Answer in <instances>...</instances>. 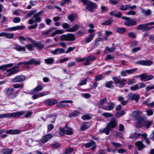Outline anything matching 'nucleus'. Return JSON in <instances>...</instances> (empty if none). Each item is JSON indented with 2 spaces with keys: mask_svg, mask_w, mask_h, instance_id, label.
Wrapping results in <instances>:
<instances>
[{
  "mask_svg": "<svg viewBox=\"0 0 154 154\" xmlns=\"http://www.w3.org/2000/svg\"><path fill=\"white\" fill-rule=\"evenodd\" d=\"M129 37L131 38H136V34L134 32H129L128 34Z\"/></svg>",
  "mask_w": 154,
  "mask_h": 154,
  "instance_id": "obj_47",
  "label": "nucleus"
},
{
  "mask_svg": "<svg viewBox=\"0 0 154 154\" xmlns=\"http://www.w3.org/2000/svg\"><path fill=\"white\" fill-rule=\"evenodd\" d=\"M135 145L138 147L137 150L140 151L146 147L143 142L141 141H137L135 143Z\"/></svg>",
  "mask_w": 154,
  "mask_h": 154,
  "instance_id": "obj_16",
  "label": "nucleus"
},
{
  "mask_svg": "<svg viewBox=\"0 0 154 154\" xmlns=\"http://www.w3.org/2000/svg\"><path fill=\"white\" fill-rule=\"evenodd\" d=\"M25 77L22 75H20L16 76L11 81V82L14 83L20 82L23 81L25 79Z\"/></svg>",
  "mask_w": 154,
  "mask_h": 154,
  "instance_id": "obj_11",
  "label": "nucleus"
},
{
  "mask_svg": "<svg viewBox=\"0 0 154 154\" xmlns=\"http://www.w3.org/2000/svg\"><path fill=\"white\" fill-rule=\"evenodd\" d=\"M66 124H67V126L66 127V134L67 135H71L72 134L73 132L72 131V128L68 127L67 123Z\"/></svg>",
  "mask_w": 154,
  "mask_h": 154,
  "instance_id": "obj_28",
  "label": "nucleus"
},
{
  "mask_svg": "<svg viewBox=\"0 0 154 154\" xmlns=\"http://www.w3.org/2000/svg\"><path fill=\"white\" fill-rule=\"evenodd\" d=\"M127 30L125 28L122 27H118L116 29V32L120 34H123Z\"/></svg>",
  "mask_w": 154,
  "mask_h": 154,
  "instance_id": "obj_30",
  "label": "nucleus"
},
{
  "mask_svg": "<svg viewBox=\"0 0 154 154\" xmlns=\"http://www.w3.org/2000/svg\"><path fill=\"white\" fill-rule=\"evenodd\" d=\"M13 66V63H10L6 65H2L3 70H5L8 67H11Z\"/></svg>",
  "mask_w": 154,
  "mask_h": 154,
  "instance_id": "obj_41",
  "label": "nucleus"
},
{
  "mask_svg": "<svg viewBox=\"0 0 154 154\" xmlns=\"http://www.w3.org/2000/svg\"><path fill=\"white\" fill-rule=\"evenodd\" d=\"M62 27L65 29H67L69 27V25L67 23H63L62 24Z\"/></svg>",
  "mask_w": 154,
  "mask_h": 154,
  "instance_id": "obj_56",
  "label": "nucleus"
},
{
  "mask_svg": "<svg viewBox=\"0 0 154 154\" xmlns=\"http://www.w3.org/2000/svg\"><path fill=\"white\" fill-rule=\"evenodd\" d=\"M91 126V124L88 122H84L82 123L80 128L81 131H85Z\"/></svg>",
  "mask_w": 154,
  "mask_h": 154,
  "instance_id": "obj_15",
  "label": "nucleus"
},
{
  "mask_svg": "<svg viewBox=\"0 0 154 154\" xmlns=\"http://www.w3.org/2000/svg\"><path fill=\"white\" fill-rule=\"evenodd\" d=\"M136 120H137L136 123L138 125L137 126V127L139 128H140L141 126H143V124H144V122L145 120H144V119L141 117H140L137 118L135 119Z\"/></svg>",
  "mask_w": 154,
  "mask_h": 154,
  "instance_id": "obj_14",
  "label": "nucleus"
},
{
  "mask_svg": "<svg viewBox=\"0 0 154 154\" xmlns=\"http://www.w3.org/2000/svg\"><path fill=\"white\" fill-rule=\"evenodd\" d=\"M107 100V99L105 97L102 99H101L100 100V101L98 103V104L100 106H101L103 105Z\"/></svg>",
  "mask_w": 154,
  "mask_h": 154,
  "instance_id": "obj_53",
  "label": "nucleus"
},
{
  "mask_svg": "<svg viewBox=\"0 0 154 154\" xmlns=\"http://www.w3.org/2000/svg\"><path fill=\"white\" fill-rule=\"evenodd\" d=\"M7 134L15 135L19 134L21 132V131L19 129H11L6 130L5 131Z\"/></svg>",
  "mask_w": 154,
  "mask_h": 154,
  "instance_id": "obj_13",
  "label": "nucleus"
},
{
  "mask_svg": "<svg viewBox=\"0 0 154 154\" xmlns=\"http://www.w3.org/2000/svg\"><path fill=\"white\" fill-rule=\"evenodd\" d=\"M115 48L114 47L109 48V47L106 46V50L110 52H112L113 51L115 50Z\"/></svg>",
  "mask_w": 154,
  "mask_h": 154,
  "instance_id": "obj_64",
  "label": "nucleus"
},
{
  "mask_svg": "<svg viewBox=\"0 0 154 154\" xmlns=\"http://www.w3.org/2000/svg\"><path fill=\"white\" fill-rule=\"evenodd\" d=\"M152 123L150 121H147L146 120L144 122V124H143V126H146V128H148L151 125Z\"/></svg>",
  "mask_w": 154,
  "mask_h": 154,
  "instance_id": "obj_44",
  "label": "nucleus"
},
{
  "mask_svg": "<svg viewBox=\"0 0 154 154\" xmlns=\"http://www.w3.org/2000/svg\"><path fill=\"white\" fill-rule=\"evenodd\" d=\"M142 11L143 13H144L145 14L146 16L149 15L151 14V11L149 9H148L146 11L145 10H143Z\"/></svg>",
  "mask_w": 154,
  "mask_h": 154,
  "instance_id": "obj_59",
  "label": "nucleus"
},
{
  "mask_svg": "<svg viewBox=\"0 0 154 154\" xmlns=\"http://www.w3.org/2000/svg\"><path fill=\"white\" fill-rule=\"evenodd\" d=\"M117 125L116 121L115 118H113L107 124L106 127L103 129H101L99 130L100 133H105L106 135H109L110 131L112 130L113 128H116Z\"/></svg>",
  "mask_w": 154,
  "mask_h": 154,
  "instance_id": "obj_3",
  "label": "nucleus"
},
{
  "mask_svg": "<svg viewBox=\"0 0 154 154\" xmlns=\"http://www.w3.org/2000/svg\"><path fill=\"white\" fill-rule=\"evenodd\" d=\"M73 102L71 100H63L59 102V104L56 105V107L60 109L62 108H65L66 107V105L64 104H62L63 103H72Z\"/></svg>",
  "mask_w": 154,
  "mask_h": 154,
  "instance_id": "obj_10",
  "label": "nucleus"
},
{
  "mask_svg": "<svg viewBox=\"0 0 154 154\" xmlns=\"http://www.w3.org/2000/svg\"><path fill=\"white\" fill-rule=\"evenodd\" d=\"M130 6L129 5H126L125 6L122 5L119 8V9L122 11H126L129 8Z\"/></svg>",
  "mask_w": 154,
  "mask_h": 154,
  "instance_id": "obj_42",
  "label": "nucleus"
},
{
  "mask_svg": "<svg viewBox=\"0 0 154 154\" xmlns=\"http://www.w3.org/2000/svg\"><path fill=\"white\" fill-rule=\"evenodd\" d=\"M43 87L42 86H37L33 90V91L35 92H38L39 91L42 90Z\"/></svg>",
  "mask_w": 154,
  "mask_h": 154,
  "instance_id": "obj_38",
  "label": "nucleus"
},
{
  "mask_svg": "<svg viewBox=\"0 0 154 154\" xmlns=\"http://www.w3.org/2000/svg\"><path fill=\"white\" fill-rule=\"evenodd\" d=\"M18 39L19 40L20 42L22 44H23V42L26 40V38L23 36H19Z\"/></svg>",
  "mask_w": 154,
  "mask_h": 154,
  "instance_id": "obj_49",
  "label": "nucleus"
},
{
  "mask_svg": "<svg viewBox=\"0 0 154 154\" xmlns=\"http://www.w3.org/2000/svg\"><path fill=\"white\" fill-rule=\"evenodd\" d=\"M95 35V34H91L89 36L85 38V41L86 43H88L91 42L93 39Z\"/></svg>",
  "mask_w": 154,
  "mask_h": 154,
  "instance_id": "obj_32",
  "label": "nucleus"
},
{
  "mask_svg": "<svg viewBox=\"0 0 154 154\" xmlns=\"http://www.w3.org/2000/svg\"><path fill=\"white\" fill-rule=\"evenodd\" d=\"M57 100L56 99H54L51 100L50 99H47L44 102V104L48 106H50L54 105L57 102Z\"/></svg>",
  "mask_w": 154,
  "mask_h": 154,
  "instance_id": "obj_9",
  "label": "nucleus"
},
{
  "mask_svg": "<svg viewBox=\"0 0 154 154\" xmlns=\"http://www.w3.org/2000/svg\"><path fill=\"white\" fill-rule=\"evenodd\" d=\"M66 126L67 124H66L64 127H60L59 128L58 134L60 136H63L65 134H66Z\"/></svg>",
  "mask_w": 154,
  "mask_h": 154,
  "instance_id": "obj_21",
  "label": "nucleus"
},
{
  "mask_svg": "<svg viewBox=\"0 0 154 154\" xmlns=\"http://www.w3.org/2000/svg\"><path fill=\"white\" fill-rule=\"evenodd\" d=\"M24 87V85L23 84H15L13 85V87L15 88H23Z\"/></svg>",
  "mask_w": 154,
  "mask_h": 154,
  "instance_id": "obj_43",
  "label": "nucleus"
},
{
  "mask_svg": "<svg viewBox=\"0 0 154 154\" xmlns=\"http://www.w3.org/2000/svg\"><path fill=\"white\" fill-rule=\"evenodd\" d=\"M113 20L111 18H109V19L106 20L105 21L102 23L101 24L103 25L109 26L111 25Z\"/></svg>",
  "mask_w": 154,
  "mask_h": 154,
  "instance_id": "obj_27",
  "label": "nucleus"
},
{
  "mask_svg": "<svg viewBox=\"0 0 154 154\" xmlns=\"http://www.w3.org/2000/svg\"><path fill=\"white\" fill-rule=\"evenodd\" d=\"M111 144L113 145L115 147L119 148L122 146L121 144L119 143H116L113 141L111 142Z\"/></svg>",
  "mask_w": 154,
  "mask_h": 154,
  "instance_id": "obj_51",
  "label": "nucleus"
},
{
  "mask_svg": "<svg viewBox=\"0 0 154 154\" xmlns=\"http://www.w3.org/2000/svg\"><path fill=\"white\" fill-rule=\"evenodd\" d=\"M45 63L47 64H51L54 63V60L53 57H49L45 59Z\"/></svg>",
  "mask_w": 154,
  "mask_h": 154,
  "instance_id": "obj_29",
  "label": "nucleus"
},
{
  "mask_svg": "<svg viewBox=\"0 0 154 154\" xmlns=\"http://www.w3.org/2000/svg\"><path fill=\"white\" fill-rule=\"evenodd\" d=\"M137 84L138 85H139V86H138L139 89L145 87L146 86V85L144 83L142 82L138 83Z\"/></svg>",
  "mask_w": 154,
  "mask_h": 154,
  "instance_id": "obj_58",
  "label": "nucleus"
},
{
  "mask_svg": "<svg viewBox=\"0 0 154 154\" xmlns=\"http://www.w3.org/2000/svg\"><path fill=\"white\" fill-rule=\"evenodd\" d=\"M103 116L108 118L112 117L113 116V114L110 113L106 112L103 114Z\"/></svg>",
  "mask_w": 154,
  "mask_h": 154,
  "instance_id": "obj_54",
  "label": "nucleus"
},
{
  "mask_svg": "<svg viewBox=\"0 0 154 154\" xmlns=\"http://www.w3.org/2000/svg\"><path fill=\"white\" fill-rule=\"evenodd\" d=\"M130 89L132 91H135L139 90L138 85L137 84H136L133 86L131 87Z\"/></svg>",
  "mask_w": 154,
  "mask_h": 154,
  "instance_id": "obj_57",
  "label": "nucleus"
},
{
  "mask_svg": "<svg viewBox=\"0 0 154 154\" xmlns=\"http://www.w3.org/2000/svg\"><path fill=\"white\" fill-rule=\"evenodd\" d=\"M14 91V88H9L7 89H6L4 93L5 94L8 96L9 98L13 99L15 98L19 93L18 91H17L14 93H13Z\"/></svg>",
  "mask_w": 154,
  "mask_h": 154,
  "instance_id": "obj_4",
  "label": "nucleus"
},
{
  "mask_svg": "<svg viewBox=\"0 0 154 154\" xmlns=\"http://www.w3.org/2000/svg\"><path fill=\"white\" fill-rule=\"evenodd\" d=\"M112 33L111 31H105V36L103 39L105 41H107L108 39V37Z\"/></svg>",
  "mask_w": 154,
  "mask_h": 154,
  "instance_id": "obj_33",
  "label": "nucleus"
},
{
  "mask_svg": "<svg viewBox=\"0 0 154 154\" xmlns=\"http://www.w3.org/2000/svg\"><path fill=\"white\" fill-rule=\"evenodd\" d=\"M122 13L121 12L118 11L117 14H116L115 17L117 18L122 17V20H126L124 23V24L127 26H131L136 25L137 24L135 19H131L130 18L125 16L122 17Z\"/></svg>",
  "mask_w": 154,
  "mask_h": 154,
  "instance_id": "obj_2",
  "label": "nucleus"
},
{
  "mask_svg": "<svg viewBox=\"0 0 154 154\" xmlns=\"http://www.w3.org/2000/svg\"><path fill=\"white\" fill-rule=\"evenodd\" d=\"M52 137V135L51 134H48L44 136L40 139V140L43 143H45Z\"/></svg>",
  "mask_w": 154,
  "mask_h": 154,
  "instance_id": "obj_12",
  "label": "nucleus"
},
{
  "mask_svg": "<svg viewBox=\"0 0 154 154\" xmlns=\"http://www.w3.org/2000/svg\"><path fill=\"white\" fill-rule=\"evenodd\" d=\"M40 63V61L36 60L34 59H31L29 60L24 61L22 62H20L17 63L16 65V66L13 67L11 68L6 70V72L8 73L7 75L8 77H9L10 76L15 74L20 71L19 69H17L19 67L17 66H19L22 65H30L34 64L35 66H38Z\"/></svg>",
  "mask_w": 154,
  "mask_h": 154,
  "instance_id": "obj_1",
  "label": "nucleus"
},
{
  "mask_svg": "<svg viewBox=\"0 0 154 154\" xmlns=\"http://www.w3.org/2000/svg\"><path fill=\"white\" fill-rule=\"evenodd\" d=\"M138 43V42L137 41H135L132 42L130 46V47H132L136 46Z\"/></svg>",
  "mask_w": 154,
  "mask_h": 154,
  "instance_id": "obj_63",
  "label": "nucleus"
},
{
  "mask_svg": "<svg viewBox=\"0 0 154 154\" xmlns=\"http://www.w3.org/2000/svg\"><path fill=\"white\" fill-rule=\"evenodd\" d=\"M113 82L112 81L106 82L105 84V86L109 88H112L114 86L113 85Z\"/></svg>",
  "mask_w": 154,
  "mask_h": 154,
  "instance_id": "obj_31",
  "label": "nucleus"
},
{
  "mask_svg": "<svg viewBox=\"0 0 154 154\" xmlns=\"http://www.w3.org/2000/svg\"><path fill=\"white\" fill-rule=\"evenodd\" d=\"M86 5V9L91 13L94 12V10L97 9L98 7L97 4L91 1L89 2Z\"/></svg>",
  "mask_w": 154,
  "mask_h": 154,
  "instance_id": "obj_6",
  "label": "nucleus"
},
{
  "mask_svg": "<svg viewBox=\"0 0 154 154\" xmlns=\"http://www.w3.org/2000/svg\"><path fill=\"white\" fill-rule=\"evenodd\" d=\"M24 114L23 112H17L12 113L11 114H9L8 115V117L9 118H11V117H20Z\"/></svg>",
  "mask_w": 154,
  "mask_h": 154,
  "instance_id": "obj_20",
  "label": "nucleus"
},
{
  "mask_svg": "<svg viewBox=\"0 0 154 154\" xmlns=\"http://www.w3.org/2000/svg\"><path fill=\"white\" fill-rule=\"evenodd\" d=\"M60 39L61 41H72L75 40V35L72 33H67L63 34L61 36Z\"/></svg>",
  "mask_w": 154,
  "mask_h": 154,
  "instance_id": "obj_5",
  "label": "nucleus"
},
{
  "mask_svg": "<svg viewBox=\"0 0 154 154\" xmlns=\"http://www.w3.org/2000/svg\"><path fill=\"white\" fill-rule=\"evenodd\" d=\"M5 37L8 38L13 39L14 38V34L12 33H8L6 32Z\"/></svg>",
  "mask_w": 154,
  "mask_h": 154,
  "instance_id": "obj_45",
  "label": "nucleus"
},
{
  "mask_svg": "<svg viewBox=\"0 0 154 154\" xmlns=\"http://www.w3.org/2000/svg\"><path fill=\"white\" fill-rule=\"evenodd\" d=\"M146 24H140L138 26L136 29L137 30H142L143 31H146Z\"/></svg>",
  "mask_w": 154,
  "mask_h": 154,
  "instance_id": "obj_26",
  "label": "nucleus"
},
{
  "mask_svg": "<svg viewBox=\"0 0 154 154\" xmlns=\"http://www.w3.org/2000/svg\"><path fill=\"white\" fill-rule=\"evenodd\" d=\"M152 64V62L151 60H145V66H149Z\"/></svg>",
  "mask_w": 154,
  "mask_h": 154,
  "instance_id": "obj_62",
  "label": "nucleus"
},
{
  "mask_svg": "<svg viewBox=\"0 0 154 154\" xmlns=\"http://www.w3.org/2000/svg\"><path fill=\"white\" fill-rule=\"evenodd\" d=\"M13 151L12 149L5 148L2 149L1 152L2 154H11Z\"/></svg>",
  "mask_w": 154,
  "mask_h": 154,
  "instance_id": "obj_22",
  "label": "nucleus"
},
{
  "mask_svg": "<svg viewBox=\"0 0 154 154\" xmlns=\"http://www.w3.org/2000/svg\"><path fill=\"white\" fill-rule=\"evenodd\" d=\"M80 26L78 24H75L71 28L67 29L66 31L68 32H74L77 31L80 28Z\"/></svg>",
  "mask_w": 154,
  "mask_h": 154,
  "instance_id": "obj_19",
  "label": "nucleus"
},
{
  "mask_svg": "<svg viewBox=\"0 0 154 154\" xmlns=\"http://www.w3.org/2000/svg\"><path fill=\"white\" fill-rule=\"evenodd\" d=\"M96 144L95 142L92 140H90L89 142L85 143V148H89L92 145L95 146Z\"/></svg>",
  "mask_w": 154,
  "mask_h": 154,
  "instance_id": "obj_24",
  "label": "nucleus"
},
{
  "mask_svg": "<svg viewBox=\"0 0 154 154\" xmlns=\"http://www.w3.org/2000/svg\"><path fill=\"white\" fill-rule=\"evenodd\" d=\"M49 92L48 91L45 92H42L38 93V94L34 95L32 97V98L35 100L39 97H42L44 96L48 95Z\"/></svg>",
  "mask_w": 154,
  "mask_h": 154,
  "instance_id": "obj_17",
  "label": "nucleus"
},
{
  "mask_svg": "<svg viewBox=\"0 0 154 154\" xmlns=\"http://www.w3.org/2000/svg\"><path fill=\"white\" fill-rule=\"evenodd\" d=\"M32 18L35 19V23H39L41 21V17H34V15H33Z\"/></svg>",
  "mask_w": 154,
  "mask_h": 154,
  "instance_id": "obj_55",
  "label": "nucleus"
},
{
  "mask_svg": "<svg viewBox=\"0 0 154 154\" xmlns=\"http://www.w3.org/2000/svg\"><path fill=\"white\" fill-rule=\"evenodd\" d=\"M126 81V79H121L118 84H120L119 87L120 88L123 87L125 85V82Z\"/></svg>",
  "mask_w": 154,
  "mask_h": 154,
  "instance_id": "obj_36",
  "label": "nucleus"
},
{
  "mask_svg": "<svg viewBox=\"0 0 154 154\" xmlns=\"http://www.w3.org/2000/svg\"><path fill=\"white\" fill-rule=\"evenodd\" d=\"M28 39L31 41V43L34 47H37L39 50H42L44 47V45L41 43V42H36L32 39L30 38Z\"/></svg>",
  "mask_w": 154,
  "mask_h": 154,
  "instance_id": "obj_8",
  "label": "nucleus"
},
{
  "mask_svg": "<svg viewBox=\"0 0 154 154\" xmlns=\"http://www.w3.org/2000/svg\"><path fill=\"white\" fill-rule=\"evenodd\" d=\"M68 18L71 22H72L75 20V16L73 14H70L68 17Z\"/></svg>",
  "mask_w": 154,
  "mask_h": 154,
  "instance_id": "obj_52",
  "label": "nucleus"
},
{
  "mask_svg": "<svg viewBox=\"0 0 154 154\" xmlns=\"http://www.w3.org/2000/svg\"><path fill=\"white\" fill-rule=\"evenodd\" d=\"M73 150L74 149L72 147L67 148L65 150V153L66 154H70L72 152Z\"/></svg>",
  "mask_w": 154,
  "mask_h": 154,
  "instance_id": "obj_40",
  "label": "nucleus"
},
{
  "mask_svg": "<svg viewBox=\"0 0 154 154\" xmlns=\"http://www.w3.org/2000/svg\"><path fill=\"white\" fill-rule=\"evenodd\" d=\"M14 48L18 51H24L26 50L25 47H22L19 45H17L15 47H14Z\"/></svg>",
  "mask_w": 154,
  "mask_h": 154,
  "instance_id": "obj_34",
  "label": "nucleus"
},
{
  "mask_svg": "<svg viewBox=\"0 0 154 154\" xmlns=\"http://www.w3.org/2000/svg\"><path fill=\"white\" fill-rule=\"evenodd\" d=\"M61 146V145L60 143L57 142H56L51 145V146L52 148H54L56 149H57L60 147Z\"/></svg>",
  "mask_w": 154,
  "mask_h": 154,
  "instance_id": "obj_46",
  "label": "nucleus"
},
{
  "mask_svg": "<svg viewBox=\"0 0 154 154\" xmlns=\"http://www.w3.org/2000/svg\"><path fill=\"white\" fill-rule=\"evenodd\" d=\"M121 79L119 77L115 76L112 77V79L114 81V83L116 85L118 84Z\"/></svg>",
  "mask_w": 154,
  "mask_h": 154,
  "instance_id": "obj_37",
  "label": "nucleus"
},
{
  "mask_svg": "<svg viewBox=\"0 0 154 154\" xmlns=\"http://www.w3.org/2000/svg\"><path fill=\"white\" fill-rule=\"evenodd\" d=\"M103 76L102 75H98L96 77L95 80L96 81H99L101 80L103 78Z\"/></svg>",
  "mask_w": 154,
  "mask_h": 154,
  "instance_id": "obj_60",
  "label": "nucleus"
},
{
  "mask_svg": "<svg viewBox=\"0 0 154 154\" xmlns=\"http://www.w3.org/2000/svg\"><path fill=\"white\" fill-rule=\"evenodd\" d=\"M36 12V11L35 10H31L28 14H26V17H30Z\"/></svg>",
  "mask_w": 154,
  "mask_h": 154,
  "instance_id": "obj_48",
  "label": "nucleus"
},
{
  "mask_svg": "<svg viewBox=\"0 0 154 154\" xmlns=\"http://www.w3.org/2000/svg\"><path fill=\"white\" fill-rule=\"evenodd\" d=\"M127 99L129 100H135L138 102L140 98V96L137 94H134L131 93L128 94L127 96Z\"/></svg>",
  "mask_w": 154,
  "mask_h": 154,
  "instance_id": "obj_7",
  "label": "nucleus"
},
{
  "mask_svg": "<svg viewBox=\"0 0 154 154\" xmlns=\"http://www.w3.org/2000/svg\"><path fill=\"white\" fill-rule=\"evenodd\" d=\"M110 105L107 106H104L103 107V109L106 110H111L113 109L115 106V104L113 102H110Z\"/></svg>",
  "mask_w": 154,
  "mask_h": 154,
  "instance_id": "obj_18",
  "label": "nucleus"
},
{
  "mask_svg": "<svg viewBox=\"0 0 154 154\" xmlns=\"http://www.w3.org/2000/svg\"><path fill=\"white\" fill-rule=\"evenodd\" d=\"M91 116L88 115H85L82 117V119L84 120H89L91 119Z\"/></svg>",
  "mask_w": 154,
  "mask_h": 154,
  "instance_id": "obj_50",
  "label": "nucleus"
},
{
  "mask_svg": "<svg viewBox=\"0 0 154 154\" xmlns=\"http://www.w3.org/2000/svg\"><path fill=\"white\" fill-rule=\"evenodd\" d=\"M135 114L134 115V118L135 119L137 118H138L141 117L142 114L141 111L140 110H135L134 111Z\"/></svg>",
  "mask_w": 154,
  "mask_h": 154,
  "instance_id": "obj_35",
  "label": "nucleus"
},
{
  "mask_svg": "<svg viewBox=\"0 0 154 154\" xmlns=\"http://www.w3.org/2000/svg\"><path fill=\"white\" fill-rule=\"evenodd\" d=\"M75 48V47H69L67 50L66 52H65L66 54L68 53H69L70 52L74 50Z\"/></svg>",
  "mask_w": 154,
  "mask_h": 154,
  "instance_id": "obj_61",
  "label": "nucleus"
},
{
  "mask_svg": "<svg viewBox=\"0 0 154 154\" xmlns=\"http://www.w3.org/2000/svg\"><path fill=\"white\" fill-rule=\"evenodd\" d=\"M153 78V76L152 75H147L146 74H144L143 75V79H141V80L143 81H146L150 80Z\"/></svg>",
  "mask_w": 154,
  "mask_h": 154,
  "instance_id": "obj_23",
  "label": "nucleus"
},
{
  "mask_svg": "<svg viewBox=\"0 0 154 154\" xmlns=\"http://www.w3.org/2000/svg\"><path fill=\"white\" fill-rule=\"evenodd\" d=\"M79 114V112L78 111L75 110L73 112L70 113L69 115V117H72L73 116H78Z\"/></svg>",
  "mask_w": 154,
  "mask_h": 154,
  "instance_id": "obj_39",
  "label": "nucleus"
},
{
  "mask_svg": "<svg viewBox=\"0 0 154 154\" xmlns=\"http://www.w3.org/2000/svg\"><path fill=\"white\" fill-rule=\"evenodd\" d=\"M125 114V111L124 110H121L116 112L114 116L117 118H119L122 117Z\"/></svg>",
  "mask_w": 154,
  "mask_h": 154,
  "instance_id": "obj_25",
  "label": "nucleus"
}]
</instances>
